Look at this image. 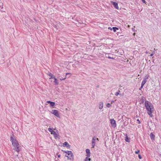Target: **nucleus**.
<instances>
[{"label": "nucleus", "instance_id": "obj_1", "mask_svg": "<svg viewBox=\"0 0 161 161\" xmlns=\"http://www.w3.org/2000/svg\"><path fill=\"white\" fill-rule=\"evenodd\" d=\"M10 141L12 142V145L14 147L13 149L19 152L20 151V146L18 143L17 141L15 138L14 136L13 135L10 137Z\"/></svg>", "mask_w": 161, "mask_h": 161}, {"label": "nucleus", "instance_id": "obj_2", "mask_svg": "<svg viewBox=\"0 0 161 161\" xmlns=\"http://www.w3.org/2000/svg\"><path fill=\"white\" fill-rule=\"evenodd\" d=\"M145 106L147 110V113L151 117L153 115L152 113L153 111V107L151 103L149 101H146L145 102Z\"/></svg>", "mask_w": 161, "mask_h": 161}, {"label": "nucleus", "instance_id": "obj_3", "mask_svg": "<svg viewBox=\"0 0 161 161\" xmlns=\"http://www.w3.org/2000/svg\"><path fill=\"white\" fill-rule=\"evenodd\" d=\"M62 151L63 152H65V153H67V154L68 155H67V154H66L65 155V156L66 157H68V158H69L70 160L71 159V158H73V154L71 151H68L67 152H66L65 151H63L62 150Z\"/></svg>", "mask_w": 161, "mask_h": 161}, {"label": "nucleus", "instance_id": "obj_4", "mask_svg": "<svg viewBox=\"0 0 161 161\" xmlns=\"http://www.w3.org/2000/svg\"><path fill=\"white\" fill-rule=\"evenodd\" d=\"M52 113L56 116L57 117H59V114H58V111H57V110H53L52 111Z\"/></svg>", "mask_w": 161, "mask_h": 161}, {"label": "nucleus", "instance_id": "obj_5", "mask_svg": "<svg viewBox=\"0 0 161 161\" xmlns=\"http://www.w3.org/2000/svg\"><path fill=\"white\" fill-rule=\"evenodd\" d=\"M110 123L112 126L115 127L116 126V125L115 121L114 119H110Z\"/></svg>", "mask_w": 161, "mask_h": 161}, {"label": "nucleus", "instance_id": "obj_6", "mask_svg": "<svg viewBox=\"0 0 161 161\" xmlns=\"http://www.w3.org/2000/svg\"><path fill=\"white\" fill-rule=\"evenodd\" d=\"M96 140V137L94 136L93 137L92 140V148H94L95 146V141Z\"/></svg>", "mask_w": 161, "mask_h": 161}, {"label": "nucleus", "instance_id": "obj_7", "mask_svg": "<svg viewBox=\"0 0 161 161\" xmlns=\"http://www.w3.org/2000/svg\"><path fill=\"white\" fill-rule=\"evenodd\" d=\"M52 134H53L56 139L57 138H59V135L58 133H56L55 131L54 132H52Z\"/></svg>", "mask_w": 161, "mask_h": 161}, {"label": "nucleus", "instance_id": "obj_8", "mask_svg": "<svg viewBox=\"0 0 161 161\" xmlns=\"http://www.w3.org/2000/svg\"><path fill=\"white\" fill-rule=\"evenodd\" d=\"M63 146L64 147H66L68 148H69L70 147V146L67 142H65L63 144Z\"/></svg>", "mask_w": 161, "mask_h": 161}, {"label": "nucleus", "instance_id": "obj_9", "mask_svg": "<svg viewBox=\"0 0 161 161\" xmlns=\"http://www.w3.org/2000/svg\"><path fill=\"white\" fill-rule=\"evenodd\" d=\"M114 5V7L116 9H118L119 7L118 6V3L115 2H111Z\"/></svg>", "mask_w": 161, "mask_h": 161}, {"label": "nucleus", "instance_id": "obj_10", "mask_svg": "<svg viewBox=\"0 0 161 161\" xmlns=\"http://www.w3.org/2000/svg\"><path fill=\"white\" fill-rule=\"evenodd\" d=\"M86 152L87 153V155H86L87 157H90V150L88 149H86Z\"/></svg>", "mask_w": 161, "mask_h": 161}, {"label": "nucleus", "instance_id": "obj_11", "mask_svg": "<svg viewBox=\"0 0 161 161\" xmlns=\"http://www.w3.org/2000/svg\"><path fill=\"white\" fill-rule=\"evenodd\" d=\"M103 107V103L102 102H100L99 103V109H102Z\"/></svg>", "mask_w": 161, "mask_h": 161}, {"label": "nucleus", "instance_id": "obj_12", "mask_svg": "<svg viewBox=\"0 0 161 161\" xmlns=\"http://www.w3.org/2000/svg\"><path fill=\"white\" fill-rule=\"evenodd\" d=\"M48 75L50 76V78H49V79H51L52 78H54L55 76L53 75L52 74H51V73H50L49 72H48L47 73Z\"/></svg>", "mask_w": 161, "mask_h": 161}, {"label": "nucleus", "instance_id": "obj_13", "mask_svg": "<svg viewBox=\"0 0 161 161\" xmlns=\"http://www.w3.org/2000/svg\"><path fill=\"white\" fill-rule=\"evenodd\" d=\"M150 138L152 140L154 139L155 136L152 133H150Z\"/></svg>", "mask_w": 161, "mask_h": 161}, {"label": "nucleus", "instance_id": "obj_14", "mask_svg": "<svg viewBox=\"0 0 161 161\" xmlns=\"http://www.w3.org/2000/svg\"><path fill=\"white\" fill-rule=\"evenodd\" d=\"M53 78L54 79V82L55 83V84L57 85L58 84V80H57V79L55 78V77H54V78Z\"/></svg>", "mask_w": 161, "mask_h": 161}, {"label": "nucleus", "instance_id": "obj_15", "mask_svg": "<svg viewBox=\"0 0 161 161\" xmlns=\"http://www.w3.org/2000/svg\"><path fill=\"white\" fill-rule=\"evenodd\" d=\"M69 74H70V73H66L65 77L64 78H60V80H65L66 78V77L67 75H69Z\"/></svg>", "mask_w": 161, "mask_h": 161}, {"label": "nucleus", "instance_id": "obj_16", "mask_svg": "<svg viewBox=\"0 0 161 161\" xmlns=\"http://www.w3.org/2000/svg\"><path fill=\"white\" fill-rule=\"evenodd\" d=\"M146 81H147L146 80H143L142 82L141 85L143 86L144 85V84L146 83Z\"/></svg>", "mask_w": 161, "mask_h": 161}, {"label": "nucleus", "instance_id": "obj_17", "mask_svg": "<svg viewBox=\"0 0 161 161\" xmlns=\"http://www.w3.org/2000/svg\"><path fill=\"white\" fill-rule=\"evenodd\" d=\"M130 139L127 136L125 138V140L126 142H129Z\"/></svg>", "mask_w": 161, "mask_h": 161}, {"label": "nucleus", "instance_id": "obj_18", "mask_svg": "<svg viewBox=\"0 0 161 161\" xmlns=\"http://www.w3.org/2000/svg\"><path fill=\"white\" fill-rule=\"evenodd\" d=\"M90 157H87V156L86 157V158L85 161H90L91 160L90 158H88Z\"/></svg>", "mask_w": 161, "mask_h": 161}, {"label": "nucleus", "instance_id": "obj_19", "mask_svg": "<svg viewBox=\"0 0 161 161\" xmlns=\"http://www.w3.org/2000/svg\"><path fill=\"white\" fill-rule=\"evenodd\" d=\"M48 131L50 132L52 134V132H54V131H53L52 129H51L50 128H49L48 129Z\"/></svg>", "mask_w": 161, "mask_h": 161}, {"label": "nucleus", "instance_id": "obj_20", "mask_svg": "<svg viewBox=\"0 0 161 161\" xmlns=\"http://www.w3.org/2000/svg\"><path fill=\"white\" fill-rule=\"evenodd\" d=\"M113 29L114 32H115L117 30H118V28L116 27H113Z\"/></svg>", "mask_w": 161, "mask_h": 161}, {"label": "nucleus", "instance_id": "obj_21", "mask_svg": "<svg viewBox=\"0 0 161 161\" xmlns=\"http://www.w3.org/2000/svg\"><path fill=\"white\" fill-rule=\"evenodd\" d=\"M3 8V4L0 0V9Z\"/></svg>", "mask_w": 161, "mask_h": 161}, {"label": "nucleus", "instance_id": "obj_22", "mask_svg": "<svg viewBox=\"0 0 161 161\" xmlns=\"http://www.w3.org/2000/svg\"><path fill=\"white\" fill-rule=\"evenodd\" d=\"M50 104L52 107H53L55 105V103L54 102H52Z\"/></svg>", "mask_w": 161, "mask_h": 161}, {"label": "nucleus", "instance_id": "obj_23", "mask_svg": "<svg viewBox=\"0 0 161 161\" xmlns=\"http://www.w3.org/2000/svg\"><path fill=\"white\" fill-rule=\"evenodd\" d=\"M106 106L107 107L109 108L111 106V105L109 103H108L107 104Z\"/></svg>", "mask_w": 161, "mask_h": 161}, {"label": "nucleus", "instance_id": "obj_24", "mask_svg": "<svg viewBox=\"0 0 161 161\" xmlns=\"http://www.w3.org/2000/svg\"><path fill=\"white\" fill-rule=\"evenodd\" d=\"M148 75H146V76L145 78H144V80H146L148 79Z\"/></svg>", "mask_w": 161, "mask_h": 161}, {"label": "nucleus", "instance_id": "obj_25", "mask_svg": "<svg viewBox=\"0 0 161 161\" xmlns=\"http://www.w3.org/2000/svg\"><path fill=\"white\" fill-rule=\"evenodd\" d=\"M120 95V94L119 93V92H117L115 93V95L116 96H118V95Z\"/></svg>", "mask_w": 161, "mask_h": 161}, {"label": "nucleus", "instance_id": "obj_26", "mask_svg": "<svg viewBox=\"0 0 161 161\" xmlns=\"http://www.w3.org/2000/svg\"><path fill=\"white\" fill-rule=\"evenodd\" d=\"M139 150H138L137 151H136L135 152V153L136 154H138L139 153Z\"/></svg>", "mask_w": 161, "mask_h": 161}, {"label": "nucleus", "instance_id": "obj_27", "mask_svg": "<svg viewBox=\"0 0 161 161\" xmlns=\"http://www.w3.org/2000/svg\"><path fill=\"white\" fill-rule=\"evenodd\" d=\"M138 158L140 159H141L142 158V157L140 155V154L138 155Z\"/></svg>", "mask_w": 161, "mask_h": 161}, {"label": "nucleus", "instance_id": "obj_28", "mask_svg": "<svg viewBox=\"0 0 161 161\" xmlns=\"http://www.w3.org/2000/svg\"><path fill=\"white\" fill-rule=\"evenodd\" d=\"M106 57H107L109 59H114V58L113 57H111L109 56H106Z\"/></svg>", "mask_w": 161, "mask_h": 161}, {"label": "nucleus", "instance_id": "obj_29", "mask_svg": "<svg viewBox=\"0 0 161 161\" xmlns=\"http://www.w3.org/2000/svg\"><path fill=\"white\" fill-rule=\"evenodd\" d=\"M143 87V86H142V85H141V87L139 89V90H141V89Z\"/></svg>", "mask_w": 161, "mask_h": 161}, {"label": "nucleus", "instance_id": "obj_30", "mask_svg": "<svg viewBox=\"0 0 161 161\" xmlns=\"http://www.w3.org/2000/svg\"><path fill=\"white\" fill-rule=\"evenodd\" d=\"M142 1L144 3H146V2L145 0H142Z\"/></svg>", "mask_w": 161, "mask_h": 161}, {"label": "nucleus", "instance_id": "obj_31", "mask_svg": "<svg viewBox=\"0 0 161 161\" xmlns=\"http://www.w3.org/2000/svg\"><path fill=\"white\" fill-rule=\"evenodd\" d=\"M52 102L50 101H47V103H51Z\"/></svg>", "mask_w": 161, "mask_h": 161}, {"label": "nucleus", "instance_id": "obj_32", "mask_svg": "<svg viewBox=\"0 0 161 161\" xmlns=\"http://www.w3.org/2000/svg\"><path fill=\"white\" fill-rule=\"evenodd\" d=\"M137 121H139V123H138L139 124H140V121H139V119H137Z\"/></svg>", "mask_w": 161, "mask_h": 161}, {"label": "nucleus", "instance_id": "obj_33", "mask_svg": "<svg viewBox=\"0 0 161 161\" xmlns=\"http://www.w3.org/2000/svg\"><path fill=\"white\" fill-rule=\"evenodd\" d=\"M108 29H110V30H112V28L111 27H108Z\"/></svg>", "mask_w": 161, "mask_h": 161}, {"label": "nucleus", "instance_id": "obj_34", "mask_svg": "<svg viewBox=\"0 0 161 161\" xmlns=\"http://www.w3.org/2000/svg\"><path fill=\"white\" fill-rule=\"evenodd\" d=\"M153 53H152V54H151L150 55V56H152L153 55Z\"/></svg>", "mask_w": 161, "mask_h": 161}, {"label": "nucleus", "instance_id": "obj_35", "mask_svg": "<svg viewBox=\"0 0 161 161\" xmlns=\"http://www.w3.org/2000/svg\"><path fill=\"white\" fill-rule=\"evenodd\" d=\"M60 155L59 154V155H58V158H60Z\"/></svg>", "mask_w": 161, "mask_h": 161}, {"label": "nucleus", "instance_id": "obj_36", "mask_svg": "<svg viewBox=\"0 0 161 161\" xmlns=\"http://www.w3.org/2000/svg\"><path fill=\"white\" fill-rule=\"evenodd\" d=\"M96 140H97V141H99V139H98V138H97L96 137Z\"/></svg>", "mask_w": 161, "mask_h": 161}, {"label": "nucleus", "instance_id": "obj_37", "mask_svg": "<svg viewBox=\"0 0 161 161\" xmlns=\"http://www.w3.org/2000/svg\"><path fill=\"white\" fill-rule=\"evenodd\" d=\"M152 53H153V54H154V51H153L152 52Z\"/></svg>", "mask_w": 161, "mask_h": 161}, {"label": "nucleus", "instance_id": "obj_38", "mask_svg": "<svg viewBox=\"0 0 161 161\" xmlns=\"http://www.w3.org/2000/svg\"><path fill=\"white\" fill-rule=\"evenodd\" d=\"M118 92H119H119H120V91L118 90Z\"/></svg>", "mask_w": 161, "mask_h": 161}, {"label": "nucleus", "instance_id": "obj_39", "mask_svg": "<svg viewBox=\"0 0 161 161\" xmlns=\"http://www.w3.org/2000/svg\"><path fill=\"white\" fill-rule=\"evenodd\" d=\"M132 29V30H133V31H135V30H134V29H133V28Z\"/></svg>", "mask_w": 161, "mask_h": 161}, {"label": "nucleus", "instance_id": "obj_40", "mask_svg": "<svg viewBox=\"0 0 161 161\" xmlns=\"http://www.w3.org/2000/svg\"><path fill=\"white\" fill-rule=\"evenodd\" d=\"M135 33H134V34H134V35H135Z\"/></svg>", "mask_w": 161, "mask_h": 161}]
</instances>
